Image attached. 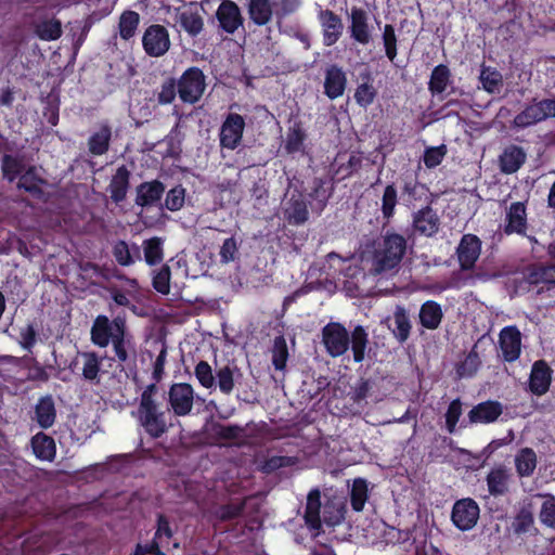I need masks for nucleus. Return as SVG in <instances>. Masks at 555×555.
<instances>
[{"label": "nucleus", "mask_w": 555, "mask_h": 555, "mask_svg": "<svg viewBox=\"0 0 555 555\" xmlns=\"http://www.w3.org/2000/svg\"><path fill=\"white\" fill-rule=\"evenodd\" d=\"M185 199V189L178 184L170 189L165 198V207L170 211H178L184 205Z\"/></svg>", "instance_id": "obj_57"}, {"label": "nucleus", "mask_w": 555, "mask_h": 555, "mask_svg": "<svg viewBox=\"0 0 555 555\" xmlns=\"http://www.w3.org/2000/svg\"><path fill=\"white\" fill-rule=\"evenodd\" d=\"M420 323L426 330H437L443 319L441 305L435 300L425 301L418 313Z\"/></svg>", "instance_id": "obj_30"}, {"label": "nucleus", "mask_w": 555, "mask_h": 555, "mask_svg": "<svg viewBox=\"0 0 555 555\" xmlns=\"http://www.w3.org/2000/svg\"><path fill=\"white\" fill-rule=\"evenodd\" d=\"M350 345L353 356V361L356 363H361L365 358V351L369 346V334L366 330L362 325H357L351 334Z\"/></svg>", "instance_id": "obj_36"}, {"label": "nucleus", "mask_w": 555, "mask_h": 555, "mask_svg": "<svg viewBox=\"0 0 555 555\" xmlns=\"http://www.w3.org/2000/svg\"><path fill=\"white\" fill-rule=\"evenodd\" d=\"M359 79L360 82L356 88L353 98L359 106L367 108L374 103L377 96V88L374 86V79L371 76V72H363Z\"/></svg>", "instance_id": "obj_25"}, {"label": "nucleus", "mask_w": 555, "mask_h": 555, "mask_svg": "<svg viewBox=\"0 0 555 555\" xmlns=\"http://www.w3.org/2000/svg\"><path fill=\"white\" fill-rule=\"evenodd\" d=\"M535 496L544 500L539 512L541 524L547 528L555 529V495L552 493H538Z\"/></svg>", "instance_id": "obj_44"}, {"label": "nucleus", "mask_w": 555, "mask_h": 555, "mask_svg": "<svg viewBox=\"0 0 555 555\" xmlns=\"http://www.w3.org/2000/svg\"><path fill=\"white\" fill-rule=\"evenodd\" d=\"M178 94V85L175 79L169 78L160 87L157 93V102L162 105L170 104L173 102Z\"/></svg>", "instance_id": "obj_61"}, {"label": "nucleus", "mask_w": 555, "mask_h": 555, "mask_svg": "<svg viewBox=\"0 0 555 555\" xmlns=\"http://www.w3.org/2000/svg\"><path fill=\"white\" fill-rule=\"evenodd\" d=\"M112 253L116 262L121 267H129L135 260H141V250L135 243L129 246L126 241L119 240L114 244Z\"/></svg>", "instance_id": "obj_33"}, {"label": "nucleus", "mask_w": 555, "mask_h": 555, "mask_svg": "<svg viewBox=\"0 0 555 555\" xmlns=\"http://www.w3.org/2000/svg\"><path fill=\"white\" fill-rule=\"evenodd\" d=\"M288 360V348L283 335H279L273 340L272 364L276 371H283Z\"/></svg>", "instance_id": "obj_49"}, {"label": "nucleus", "mask_w": 555, "mask_h": 555, "mask_svg": "<svg viewBox=\"0 0 555 555\" xmlns=\"http://www.w3.org/2000/svg\"><path fill=\"white\" fill-rule=\"evenodd\" d=\"M528 228L527 207L524 202H514L506 211L503 231L506 235H526Z\"/></svg>", "instance_id": "obj_14"}, {"label": "nucleus", "mask_w": 555, "mask_h": 555, "mask_svg": "<svg viewBox=\"0 0 555 555\" xmlns=\"http://www.w3.org/2000/svg\"><path fill=\"white\" fill-rule=\"evenodd\" d=\"M173 537V530L170 526L169 519L164 514H158L157 526L154 538L152 541H158L163 543V538L168 542Z\"/></svg>", "instance_id": "obj_64"}, {"label": "nucleus", "mask_w": 555, "mask_h": 555, "mask_svg": "<svg viewBox=\"0 0 555 555\" xmlns=\"http://www.w3.org/2000/svg\"><path fill=\"white\" fill-rule=\"evenodd\" d=\"M463 413L462 401L460 398L452 400L446 413V428L449 434H453L456 429L459 420Z\"/></svg>", "instance_id": "obj_58"}, {"label": "nucleus", "mask_w": 555, "mask_h": 555, "mask_svg": "<svg viewBox=\"0 0 555 555\" xmlns=\"http://www.w3.org/2000/svg\"><path fill=\"white\" fill-rule=\"evenodd\" d=\"M37 35L43 40H55L62 34L61 23L59 21H44L37 26Z\"/></svg>", "instance_id": "obj_60"}, {"label": "nucleus", "mask_w": 555, "mask_h": 555, "mask_svg": "<svg viewBox=\"0 0 555 555\" xmlns=\"http://www.w3.org/2000/svg\"><path fill=\"white\" fill-rule=\"evenodd\" d=\"M345 88V72H326L324 92L330 99H336L343 95Z\"/></svg>", "instance_id": "obj_42"}, {"label": "nucleus", "mask_w": 555, "mask_h": 555, "mask_svg": "<svg viewBox=\"0 0 555 555\" xmlns=\"http://www.w3.org/2000/svg\"><path fill=\"white\" fill-rule=\"evenodd\" d=\"M412 225L415 232L427 237L436 235L440 227V218L430 205L413 214Z\"/></svg>", "instance_id": "obj_15"}, {"label": "nucleus", "mask_w": 555, "mask_h": 555, "mask_svg": "<svg viewBox=\"0 0 555 555\" xmlns=\"http://www.w3.org/2000/svg\"><path fill=\"white\" fill-rule=\"evenodd\" d=\"M140 16L134 11L124 12L119 18V36L124 40L132 38L137 31Z\"/></svg>", "instance_id": "obj_51"}, {"label": "nucleus", "mask_w": 555, "mask_h": 555, "mask_svg": "<svg viewBox=\"0 0 555 555\" xmlns=\"http://www.w3.org/2000/svg\"><path fill=\"white\" fill-rule=\"evenodd\" d=\"M283 215L287 223L295 227L304 224L309 219L308 205L301 191L295 190L284 202Z\"/></svg>", "instance_id": "obj_12"}, {"label": "nucleus", "mask_w": 555, "mask_h": 555, "mask_svg": "<svg viewBox=\"0 0 555 555\" xmlns=\"http://www.w3.org/2000/svg\"><path fill=\"white\" fill-rule=\"evenodd\" d=\"M115 358L119 363H128L131 357L135 356V348L132 335L126 327L118 335H115V339L111 343Z\"/></svg>", "instance_id": "obj_31"}, {"label": "nucleus", "mask_w": 555, "mask_h": 555, "mask_svg": "<svg viewBox=\"0 0 555 555\" xmlns=\"http://www.w3.org/2000/svg\"><path fill=\"white\" fill-rule=\"evenodd\" d=\"M481 240L475 234H464L456 247V256L462 271L475 268L481 253Z\"/></svg>", "instance_id": "obj_9"}, {"label": "nucleus", "mask_w": 555, "mask_h": 555, "mask_svg": "<svg viewBox=\"0 0 555 555\" xmlns=\"http://www.w3.org/2000/svg\"><path fill=\"white\" fill-rule=\"evenodd\" d=\"M553 370L545 360L532 364L529 376V390L535 396H543L550 390Z\"/></svg>", "instance_id": "obj_16"}, {"label": "nucleus", "mask_w": 555, "mask_h": 555, "mask_svg": "<svg viewBox=\"0 0 555 555\" xmlns=\"http://www.w3.org/2000/svg\"><path fill=\"white\" fill-rule=\"evenodd\" d=\"M499 346L505 362L512 363L518 360L521 353L520 331L515 325L502 328L499 335Z\"/></svg>", "instance_id": "obj_11"}, {"label": "nucleus", "mask_w": 555, "mask_h": 555, "mask_svg": "<svg viewBox=\"0 0 555 555\" xmlns=\"http://www.w3.org/2000/svg\"><path fill=\"white\" fill-rule=\"evenodd\" d=\"M181 25L190 34L196 35L203 28L202 18L194 12L184 11L180 15Z\"/></svg>", "instance_id": "obj_62"}, {"label": "nucleus", "mask_w": 555, "mask_h": 555, "mask_svg": "<svg viewBox=\"0 0 555 555\" xmlns=\"http://www.w3.org/2000/svg\"><path fill=\"white\" fill-rule=\"evenodd\" d=\"M131 172L126 165L119 166L112 176L107 191L115 204L124 202L130 188Z\"/></svg>", "instance_id": "obj_20"}, {"label": "nucleus", "mask_w": 555, "mask_h": 555, "mask_svg": "<svg viewBox=\"0 0 555 555\" xmlns=\"http://www.w3.org/2000/svg\"><path fill=\"white\" fill-rule=\"evenodd\" d=\"M245 119L237 113H229L220 128V145L227 150H235L242 142Z\"/></svg>", "instance_id": "obj_8"}, {"label": "nucleus", "mask_w": 555, "mask_h": 555, "mask_svg": "<svg viewBox=\"0 0 555 555\" xmlns=\"http://www.w3.org/2000/svg\"><path fill=\"white\" fill-rule=\"evenodd\" d=\"M217 17L220 26L227 33H234L242 24L238 7L232 1H223L217 10Z\"/></svg>", "instance_id": "obj_27"}, {"label": "nucleus", "mask_w": 555, "mask_h": 555, "mask_svg": "<svg viewBox=\"0 0 555 555\" xmlns=\"http://www.w3.org/2000/svg\"><path fill=\"white\" fill-rule=\"evenodd\" d=\"M168 404L176 416L191 414L194 405V389L188 383H173L168 390Z\"/></svg>", "instance_id": "obj_5"}, {"label": "nucleus", "mask_w": 555, "mask_h": 555, "mask_svg": "<svg viewBox=\"0 0 555 555\" xmlns=\"http://www.w3.org/2000/svg\"><path fill=\"white\" fill-rule=\"evenodd\" d=\"M30 446L35 456L40 461L52 462L56 455V444L54 439L39 431L30 439Z\"/></svg>", "instance_id": "obj_28"}, {"label": "nucleus", "mask_w": 555, "mask_h": 555, "mask_svg": "<svg viewBox=\"0 0 555 555\" xmlns=\"http://www.w3.org/2000/svg\"><path fill=\"white\" fill-rule=\"evenodd\" d=\"M44 184H47L46 179L38 175L35 166H30L20 176L17 188L29 193L34 198L41 199L44 196L42 189Z\"/></svg>", "instance_id": "obj_22"}, {"label": "nucleus", "mask_w": 555, "mask_h": 555, "mask_svg": "<svg viewBox=\"0 0 555 555\" xmlns=\"http://www.w3.org/2000/svg\"><path fill=\"white\" fill-rule=\"evenodd\" d=\"M307 140V133L302 128L301 122H295L288 128L286 139L284 143V150L287 154L294 155L297 153L305 154V141Z\"/></svg>", "instance_id": "obj_34"}, {"label": "nucleus", "mask_w": 555, "mask_h": 555, "mask_svg": "<svg viewBox=\"0 0 555 555\" xmlns=\"http://www.w3.org/2000/svg\"><path fill=\"white\" fill-rule=\"evenodd\" d=\"M319 18L322 26L324 43L326 46L334 44L343 31V24L340 18L330 10L321 11Z\"/></svg>", "instance_id": "obj_24"}, {"label": "nucleus", "mask_w": 555, "mask_h": 555, "mask_svg": "<svg viewBox=\"0 0 555 555\" xmlns=\"http://www.w3.org/2000/svg\"><path fill=\"white\" fill-rule=\"evenodd\" d=\"M479 80L482 88L489 93L500 94L503 89V77L501 72H479Z\"/></svg>", "instance_id": "obj_54"}, {"label": "nucleus", "mask_w": 555, "mask_h": 555, "mask_svg": "<svg viewBox=\"0 0 555 555\" xmlns=\"http://www.w3.org/2000/svg\"><path fill=\"white\" fill-rule=\"evenodd\" d=\"M541 115L542 113L538 103L533 102L532 104L527 105L520 113H518L514 117L513 122L515 127L524 129L545 120Z\"/></svg>", "instance_id": "obj_41"}, {"label": "nucleus", "mask_w": 555, "mask_h": 555, "mask_svg": "<svg viewBox=\"0 0 555 555\" xmlns=\"http://www.w3.org/2000/svg\"><path fill=\"white\" fill-rule=\"evenodd\" d=\"M165 193V184L159 180L142 182L137 186L135 204L150 207L158 203Z\"/></svg>", "instance_id": "obj_21"}, {"label": "nucleus", "mask_w": 555, "mask_h": 555, "mask_svg": "<svg viewBox=\"0 0 555 555\" xmlns=\"http://www.w3.org/2000/svg\"><path fill=\"white\" fill-rule=\"evenodd\" d=\"M235 372L238 373V369L235 365L225 364L216 370V387L219 388L220 392L229 396L232 393L235 386Z\"/></svg>", "instance_id": "obj_39"}, {"label": "nucleus", "mask_w": 555, "mask_h": 555, "mask_svg": "<svg viewBox=\"0 0 555 555\" xmlns=\"http://www.w3.org/2000/svg\"><path fill=\"white\" fill-rule=\"evenodd\" d=\"M138 421L144 431L152 438H160L168 430V411L163 410L158 402L139 404Z\"/></svg>", "instance_id": "obj_3"}, {"label": "nucleus", "mask_w": 555, "mask_h": 555, "mask_svg": "<svg viewBox=\"0 0 555 555\" xmlns=\"http://www.w3.org/2000/svg\"><path fill=\"white\" fill-rule=\"evenodd\" d=\"M369 499V485L364 478L353 479L350 490V505L354 512H362Z\"/></svg>", "instance_id": "obj_40"}, {"label": "nucleus", "mask_w": 555, "mask_h": 555, "mask_svg": "<svg viewBox=\"0 0 555 555\" xmlns=\"http://www.w3.org/2000/svg\"><path fill=\"white\" fill-rule=\"evenodd\" d=\"M534 525V517L530 508L521 507L515 515L512 528L515 534L521 535L528 533Z\"/></svg>", "instance_id": "obj_50"}, {"label": "nucleus", "mask_w": 555, "mask_h": 555, "mask_svg": "<svg viewBox=\"0 0 555 555\" xmlns=\"http://www.w3.org/2000/svg\"><path fill=\"white\" fill-rule=\"evenodd\" d=\"M144 50L152 56H160L169 49L170 41L167 30L159 25L149 27L142 39Z\"/></svg>", "instance_id": "obj_13"}, {"label": "nucleus", "mask_w": 555, "mask_h": 555, "mask_svg": "<svg viewBox=\"0 0 555 555\" xmlns=\"http://www.w3.org/2000/svg\"><path fill=\"white\" fill-rule=\"evenodd\" d=\"M447 154V146L441 144L439 146L427 147L423 155V162L426 168L433 169L439 166Z\"/></svg>", "instance_id": "obj_59"}, {"label": "nucleus", "mask_w": 555, "mask_h": 555, "mask_svg": "<svg viewBox=\"0 0 555 555\" xmlns=\"http://www.w3.org/2000/svg\"><path fill=\"white\" fill-rule=\"evenodd\" d=\"M398 204V192L393 183L386 185L382 196L380 211L383 218L389 221L396 212V206Z\"/></svg>", "instance_id": "obj_47"}, {"label": "nucleus", "mask_w": 555, "mask_h": 555, "mask_svg": "<svg viewBox=\"0 0 555 555\" xmlns=\"http://www.w3.org/2000/svg\"><path fill=\"white\" fill-rule=\"evenodd\" d=\"M322 343L331 357H340L349 348V333L343 324L331 322L322 328Z\"/></svg>", "instance_id": "obj_4"}, {"label": "nucleus", "mask_w": 555, "mask_h": 555, "mask_svg": "<svg viewBox=\"0 0 555 555\" xmlns=\"http://www.w3.org/2000/svg\"><path fill=\"white\" fill-rule=\"evenodd\" d=\"M142 247L146 264L153 267L164 260V240L162 237L153 236L144 240Z\"/></svg>", "instance_id": "obj_38"}, {"label": "nucleus", "mask_w": 555, "mask_h": 555, "mask_svg": "<svg viewBox=\"0 0 555 555\" xmlns=\"http://www.w3.org/2000/svg\"><path fill=\"white\" fill-rule=\"evenodd\" d=\"M206 88L204 72H183L178 81V94L183 103L199 101Z\"/></svg>", "instance_id": "obj_7"}, {"label": "nucleus", "mask_w": 555, "mask_h": 555, "mask_svg": "<svg viewBox=\"0 0 555 555\" xmlns=\"http://www.w3.org/2000/svg\"><path fill=\"white\" fill-rule=\"evenodd\" d=\"M503 413V405L496 400H487L473 406L468 412L470 424H491L499 420Z\"/></svg>", "instance_id": "obj_17"}, {"label": "nucleus", "mask_w": 555, "mask_h": 555, "mask_svg": "<svg viewBox=\"0 0 555 555\" xmlns=\"http://www.w3.org/2000/svg\"><path fill=\"white\" fill-rule=\"evenodd\" d=\"M194 375L199 385L206 389L216 387V374L207 361L201 360L194 369Z\"/></svg>", "instance_id": "obj_52"}, {"label": "nucleus", "mask_w": 555, "mask_h": 555, "mask_svg": "<svg viewBox=\"0 0 555 555\" xmlns=\"http://www.w3.org/2000/svg\"><path fill=\"white\" fill-rule=\"evenodd\" d=\"M393 323L395 327L392 328V334L396 339L403 344L408 340L411 333V321L409 314L404 307L397 306L393 312Z\"/></svg>", "instance_id": "obj_37"}, {"label": "nucleus", "mask_w": 555, "mask_h": 555, "mask_svg": "<svg viewBox=\"0 0 555 555\" xmlns=\"http://www.w3.org/2000/svg\"><path fill=\"white\" fill-rule=\"evenodd\" d=\"M351 37L361 44H367L371 40V33L367 25V14L359 8H352L350 12Z\"/></svg>", "instance_id": "obj_29"}, {"label": "nucleus", "mask_w": 555, "mask_h": 555, "mask_svg": "<svg viewBox=\"0 0 555 555\" xmlns=\"http://www.w3.org/2000/svg\"><path fill=\"white\" fill-rule=\"evenodd\" d=\"M480 508L475 500L465 498L457 500L451 513L453 525L461 531L473 529L479 519Z\"/></svg>", "instance_id": "obj_6"}, {"label": "nucleus", "mask_w": 555, "mask_h": 555, "mask_svg": "<svg viewBox=\"0 0 555 555\" xmlns=\"http://www.w3.org/2000/svg\"><path fill=\"white\" fill-rule=\"evenodd\" d=\"M526 160V151L519 145L509 144L499 156L500 170L505 175H513L522 167Z\"/></svg>", "instance_id": "obj_18"}, {"label": "nucleus", "mask_w": 555, "mask_h": 555, "mask_svg": "<svg viewBox=\"0 0 555 555\" xmlns=\"http://www.w3.org/2000/svg\"><path fill=\"white\" fill-rule=\"evenodd\" d=\"M334 193V182L328 177H314L311 182L308 197L313 211L321 214L327 206Z\"/></svg>", "instance_id": "obj_10"}, {"label": "nucleus", "mask_w": 555, "mask_h": 555, "mask_svg": "<svg viewBox=\"0 0 555 555\" xmlns=\"http://www.w3.org/2000/svg\"><path fill=\"white\" fill-rule=\"evenodd\" d=\"M321 492L319 489H313L308 493L307 503L305 508V522L313 530H319L322 526L321 516Z\"/></svg>", "instance_id": "obj_32"}, {"label": "nucleus", "mask_w": 555, "mask_h": 555, "mask_svg": "<svg viewBox=\"0 0 555 555\" xmlns=\"http://www.w3.org/2000/svg\"><path fill=\"white\" fill-rule=\"evenodd\" d=\"M170 267L168 264H163L162 268L154 273L152 285L157 293L168 295L170 292Z\"/></svg>", "instance_id": "obj_55"}, {"label": "nucleus", "mask_w": 555, "mask_h": 555, "mask_svg": "<svg viewBox=\"0 0 555 555\" xmlns=\"http://www.w3.org/2000/svg\"><path fill=\"white\" fill-rule=\"evenodd\" d=\"M509 478L511 474L505 466L499 465L493 467L486 477L489 493L495 498L506 494L508 492Z\"/></svg>", "instance_id": "obj_26"}, {"label": "nucleus", "mask_w": 555, "mask_h": 555, "mask_svg": "<svg viewBox=\"0 0 555 555\" xmlns=\"http://www.w3.org/2000/svg\"><path fill=\"white\" fill-rule=\"evenodd\" d=\"M450 82V72H431L429 90L433 94H441Z\"/></svg>", "instance_id": "obj_63"}, {"label": "nucleus", "mask_w": 555, "mask_h": 555, "mask_svg": "<svg viewBox=\"0 0 555 555\" xmlns=\"http://www.w3.org/2000/svg\"><path fill=\"white\" fill-rule=\"evenodd\" d=\"M127 327L125 313L116 315L111 320L107 315L99 314L93 320L90 337L94 346L106 348Z\"/></svg>", "instance_id": "obj_2"}, {"label": "nucleus", "mask_w": 555, "mask_h": 555, "mask_svg": "<svg viewBox=\"0 0 555 555\" xmlns=\"http://www.w3.org/2000/svg\"><path fill=\"white\" fill-rule=\"evenodd\" d=\"M406 250V240L398 233L387 232L373 253V268L376 274L390 271L399 266Z\"/></svg>", "instance_id": "obj_1"}, {"label": "nucleus", "mask_w": 555, "mask_h": 555, "mask_svg": "<svg viewBox=\"0 0 555 555\" xmlns=\"http://www.w3.org/2000/svg\"><path fill=\"white\" fill-rule=\"evenodd\" d=\"M112 138V129L108 125L101 126L100 130L92 133L88 140V149L90 154L101 156L109 149Z\"/></svg>", "instance_id": "obj_35"}, {"label": "nucleus", "mask_w": 555, "mask_h": 555, "mask_svg": "<svg viewBox=\"0 0 555 555\" xmlns=\"http://www.w3.org/2000/svg\"><path fill=\"white\" fill-rule=\"evenodd\" d=\"M245 502L222 504L215 511V517L220 521H229L242 516Z\"/></svg>", "instance_id": "obj_53"}, {"label": "nucleus", "mask_w": 555, "mask_h": 555, "mask_svg": "<svg viewBox=\"0 0 555 555\" xmlns=\"http://www.w3.org/2000/svg\"><path fill=\"white\" fill-rule=\"evenodd\" d=\"M516 474L519 478L531 477L538 466V456L530 447L520 448L514 456Z\"/></svg>", "instance_id": "obj_23"}, {"label": "nucleus", "mask_w": 555, "mask_h": 555, "mask_svg": "<svg viewBox=\"0 0 555 555\" xmlns=\"http://www.w3.org/2000/svg\"><path fill=\"white\" fill-rule=\"evenodd\" d=\"M211 431L219 440L232 441L243 437L245 428L237 424L224 425L217 422L211 425Z\"/></svg>", "instance_id": "obj_46"}, {"label": "nucleus", "mask_w": 555, "mask_h": 555, "mask_svg": "<svg viewBox=\"0 0 555 555\" xmlns=\"http://www.w3.org/2000/svg\"><path fill=\"white\" fill-rule=\"evenodd\" d=\"M83 366H82V376L86 380L95 382L96 384L100 382L99 373L101 371V358L94 352H83Z\"/></svg>", "instance_id": "obj_45"}, {"label": "nucleus", "mask_w": 555, "mask_h": 555, "mask_svg": "<svg viewBox=\"0 0 555 555\" xmlns=\"http://www.w3.org/2000/svg\"><path fill=\"white\" fill-rule=\"evenodd\" d=\"M31 420L42 429H49L54 425L56 421V408L51 395H46L38 399L34 408Z\"/></svg>", "instance_id": "obj_19"}, {"label": "nucleus", "mask_w": 555, "mask_h": 555, "mask_svg": "<svg viewBox=\"0 0 555 555\" xmlns=\"http://www.w3.org/2000/svg\"><path fill=\"white\" fill-rule=\"evenodd\" d=\"M297 463V456L273 455L260 462L259 470L266 475H270L280 468L295 466Z\"/></svg>", "instance_id": "obj_43"}, {"label": "nucleus", "mask_w": 555, "mask_h": 555, "mask_svg": "<svg viewBox=\"0 0 555 555\" xmlns=\"http://www.w3.org/2000/svg\"><path fill=\"white\" fill-rule=\"evenodd\" d=\"M250 18L258 25H264L272 15V8L269 0H250Z\"/></svg>", "instance_id": "obj_48"}, {"label": "nucleus", "mask_w": 555, "mask_h": 555, "mask_svg": "<svg viewBox=\"0 0 555 555\" xmlns=\"http://www.w3.org/2000/svg\"><path fill=\"white\" fill-rule=\"evenodd\" d=\"M23 168V164L18 158L8 154L3 156L1 169L3 177L8 181L13 182L18 176H21Z\"/></svg>", "instance_id": "obj_56"}]
</instances>
